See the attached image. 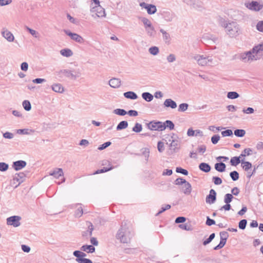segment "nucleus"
I'll use <instances>...</instances> for the list:
<instances>
[{
    "instance_id": "obj_1",
    "label": "nucleus",
    "mask_w": 263,
    "mask_h": 263,
    "mask_svg": "<svg viewBox=\"0 0 263 263\" xmlns=\"http://www.w3.org/2000/svg\"><path fill=\"white\" fill-rule=\"evenodd\" d=\"M90 12L94 17H103L106 15L105 10L101 6L99 0L91 3Z\"/></svg>"
},
{
    "instance_id": "obj_2",
    "label": "nucleus",
    "mask_w": 263,
    "mask_h": 263,
    "mask_svg": "<svg viewBox=\"0 0 263 263\" xmlns=\"http://www.w3.org/2000/svg\"><path fill=\"white\" fill-rule=\"evenodd\" d=\"M223 26L226 28L227 33L230 36H236L241 32L240 27L236 23L230 22L226 25H223Z\"/></svg>"
},
{
    "instance_id": "obj_3",
    "label": "nucleus",
    "mask_w": 263,
    "mask_h": 263,
    "mask_svg": "<svg viewBox=\"0 0 263 263\" xmlns=\"http://www.w3.org/2000/svg\"><path fill=\"white\" fill-rule=\"evenodd\" d=\"M73 256L76 257V261L77 263H93L92 261L87 258V254L79 250L74 251L73 252Z\"/></svg>"
},
{
    "instance_id": "obj_4",
    "label": "nucleus",
    "mask_w": 263,
    "mask_h": 263,
    "mask_svg": "<svg viewBox=\"0 0 263 263\" xmlns=\"http://www.w3.org/2000/svg\"><path fill=\"white\" fill-rule=\"evenodd\" d=\"M245 5L246 8L253 11H258L263 8V3L260 1H248Z\"/></svg>"
},
{
    "instance_id": "obj_5",
    "label": "nucleus",
    "mask_w": 263,
    "mask_h": 263,
    "mask_svg": "<svg viewBox=\"0 0 263 263\" xmlns=\"http://www.w3.org/2000/svg\"><path fill=\"white\" fill-rule=\"evenodd\" d=\"M131 237L130 233L125 230H121L119 231L117 238L121 242L127 243L130 241Z\"/></svg>"
},
{
    "instance_id": "obj_6",
    "label": "nucleus",
    "mask_w": 263,
    "mask_h": 263,
    "mask_svg": "<svg viewBox=\"0 0 263 263\" xmlns=\"http://www.w3.org/2000/svg\"><path fill=\"white\" fill-rule=\"evenodd\" d=\"M194 60L201 66L210 65L212 62V59L210 57H205L199 54L195 55L194 57Z\"/></svg>"
},
{
    "instance_id": "obj_7",
    "label": "nucleus",
    "mask_w": 263,
    "mask_h": 263,
    "mask_svg": "<svg viewBox=\"0 0 263 263\" xmlns=\"http://www.w3.org/2000/svg\"><path fill=\"white\" fill-rule=\"evenodd\" d=\"M50 175L53 176L57 179H59L61 181V182H63L65 181L64 173L62 168H54L50 172Z\"/></svg>"
},
{
    "instance_id": "obj_8",
    "label": "nucleus",
    "mask_w": 263,
    "mask_h": 263,
    "mask_svg": "<svg viewBox=\"0 0 263 263\" xmlns=\"http://www.w3.org/2000/svg\"><path fill=\"white\" fill-rule=\"evenodd\" d=\"M241 166L243 169L247 172V177L251 178L255 172V169L252 172L251 171L252 164L248 161H245V158H243L242 161Z\"/></svg>"
},
{
    "instance_id": "obj_9",
    "label": "nucleus",
    "mask_w": 263,
    "mask_h": 263,
    "mask_svg": "<svg viewBox=\"0 0 263 263\" xmlns=\"http://www.w3.org/2000/svg\"><path fill=\"white\" fill-rule=\"evenodd\" d=\"M64 32L67 35L69 36L71 40L78 43L82 44L84 42L83 37L77 33H72L69 30H64Z\"/></svg>"
},
{
    "instance_id": "obj_10",
    "label": "nucleus",
    "mask_w": 263,
    "mask_h": 263,
    "mask_svg": "<svg viewBox=\"0 0 263 263\" xmlns=\"http://www.w3.org/2000/svg\"><path fill=\"white\" fill-rule=\"evenodd\" d=\"M238 57L239 59L243 62L251 63L253 62L250 50L240 53Z\"/></svg>"
},
{
    "instance_id": "obj_11",
    "label": "nucleus",
    "mask_w": 263,
    "mask_h": 263,
    "mask_svg": "<svg viewBox=\"0 0 263 263\" xmlns=\"http://www.w3.org/2000/svg\"><path fill=\"white\" fill-rule=\"evenodd\" d=\"M147 127L152 130H163L164 126L162 125V122L160 121H152L147 125Z\"/></svg>"
},
{
    "instance_id": "obj_12",
    "label": "nucleus",
    "mask_w": 263,
    "mask_h": 263,
    "mask_svg": "<svg viewBox=\"0 0 263 263\" xmlns=\"http://www.w3.org/2000/svg\"><path fill=\"white\" fill-rule=\"evenodd\" d=\"M140 6L141 7L142 9L146 10L149 14H154L157 11L156 7L152 4L143 2L140 4Z\"/></svg>"
},
{
    "instance_id": "obj_13",
    "label": "nucleus",
    "mask_w": 263,
    "mask_h": 263,
    "mask_svg": "<svg viewBox=\"0 0 263 263\" xmlns=\"http://www.w3.org/2000/svg\"><path fill=\"white\" fill-rule=\"evenodd\" d=\"M21 219V217L18 216H11L7 219V223L8 225L17 227L20 226Z\"/></svg>"
},
{
    "instance_id": "obj_14",
    "label": "nucleus",
    "mask_w": 263,
    "mask_h": 263,
    "mask_svg": "<svg viewBox=\"0 0 263 263\" xmlns=\"http://www.w3.org/2000/svg\"><path fill=\"white\" fill-rule=\"evenodd\" d=\"M23 181V174H16L11 180V185L13 187H16L18 186L21 182Z\"/></svg>"
},
{
    "instance_id": "obj_15",
    "label": "nucleus",
    "mask_w": 263,
    "mask_h": 263,
    "mask_svg": "<svg viewBox=\"0 0 263 263\" xmlns=\"http://www.w3.org/2000/svg\"><path fill=\"white\" fill-rule=\"evenodd\" d=\"M187 135L189 137H202L204 133L199 129H194L192 127H190L187 131Z\"/></svg>"
},
{
    "instance_id": "obj_16",
    "label": "nucleus",
    "mask_w": 263,
    "mask_h": 263,
    "mask_svg": "<svg viewBox=\"0 0 263 263\" xmlns=\"http://www.w3.org/2000/svg\"><path fill=\"white\" fill-rule=\"evenodd\" d=\"M206 151V146L205 145H200L198 146L195 151H193L190 154V157L192 158L197 159L198 155H203Z\"/></svg>"
},
{
    "instance_id": "obj_17",
    "label": "nucleus",
    "mask_w": 263,
    "mask_h": 263,
    "mask_svg": "<svg viewBox=\"0 0 263 263\" xmlns=\"http://www.w3.org/2000/svg\"><path fill=\"white\" fill-rule=\"evenodd\" d=\"M108 85L112 88H119L122 85V81L119 78H112L109 80Z\"/></svg>"
},
{
    "instance_id": "obj_18",
    "label": "nucleus",
    "mask_w": 263,
    "mask_h": 263,
    "mask_svg": "<svg viewBox=\"0 0 263 263\" xmlns=\"http://www.w3.org/2000/svg\"><path fill=\"white\" fill-rule=\"evenodd\" d=\"M3 36L8 42H13L15 37L13 34L8 30L5 29L2 32Z\"/></svg>"
},
{
    "instance_id": "obj_19",
    "label": "nucleus",
    "mask_w": 263,
    "mask_h": 263,
    "mask_svg": "<svg viewBox=\"0 0 263 263\" xmlns=\"http://www.w3.org/2000/svg\"><path fill=\"white\" fill-rule=\"evenodd\" d=\"M15 132L18 135H31L34 133V130L30 128L18 129Z\"/></svg>"
},
{
    "instance_id": "obj_20",
    "label": "nucleus",
    "mask_w": 263,
    "mask_h": 263,
    "mask_svg": "<svg viewBox=\"0 0 263 263\" xmlns=\"http://www.w3.org/2000/svg\"><path fill=\"white\" fill-rule=\"evenodd\" d=\"M163 105L165 107L172 109H175L177 106V103L171 99H166L163 103Z\"/></svg>"
},
{
    "instance_id": "obj_21",
    "label": "nucleus",
    "mask_w": 263,
    "mask_h": 263,
    "mask_svg": "<svg viewBox=\"0 0 263 263\" xmlns=\"http://www.w3.org/2000/svg\"><path fill=\"white\" fill-rule=\"evenodd\" d=\"M256 53L259 55L261 59H263V42L255 46L253 48Z\"/></svg>"
},
{
    "instance_id": "obj_22",
    "label": "nucleus",
    "mask_w": 263,
    "mask_h": 263,
    "mask_svg": "<svg viewBox=\"0 0 263 263\" xmlns=\"http://www.w3.org/2000/svg\"><path fill=\"white\" fill-rule=\"evenodd\" d=\"M256 53L259 55L261 59H263V42L255 46L253 48Z\"/></svg>"
},
{
    "instance_id": "obj_23",
    "label": "nucleus",
    "mask_w": 263,
    "mask_h": 263,
    "mask_svg": "<svg viewBox=\"0 0 263 263\" xmlns=\"http://www.w3.org/2000/svg\"><path fill=\"white\" fill-rule=\"evenodd\" d=\"M256 53L259 55L261 59H263V42L255 46L253 48Z\"/></svg>"
},
{
    "instance_id": "obj_24",
    "label": "nucleus",
    "mask_w": 263,
    "mask_h": 263,
    "mask_svg": "<svg viewBox=\"0 0 263 263\" xmlns=\"http://www.w3.org/2000/svg\"><path fill=\"white\" fill-rule=\"evenodd\" d=\"M60 54L66 58H69L73 55L72 50L69 48H63L60 51Z\"/></svg>"
},
{
    "instance_id": "obj_25",
    "label": "nucleus",
    "mask_w": 263,
    "mask_h": 263,
    "mask_svg": "<svg viewBox=\"0 0 263 263\" xmlns=\"http://www.w3.org/2000/svg\"><path fill=\"white\" fill-rule=\"evenodd\" d=\"M216 200V192L214 190H211L210 191L209 195L206 198V202L209 204H211L214 202Z\"/></svg>"
},
{
    "instance_id": "obj_26",
    "label": "nucleus",
    "mask_w": 263,
    "mask_h": 263,
    "mask_svg": "<svg viewBox=\"0 0 263 263\" xmlns=\"http://www.w3.org/2000/svg\"><path fill=\"white\" fill-rule=\"evenodd\" d=\"M192 190L191 184L187 181L182 186V190L185 195H190L192 192Z\"/></svg>"
},
{
    "instance_id": "obj_27",
    "label": "nucleus",
    "mask_w": 263,
    "mask_h": 263,
    "mask_svg": "<svg viewBox=\"0 0 263 263\" xmlns=\"http://www.w3.org/2000/svg\"><path fill=\"white\" fill-rule=\"evenodd\" d=\"M58 73L60 77H64L71 80V70L68 69H63L60 70Z\"/></svg>"
},
{
    "instance_id": "obj_28",
    "label": "nucleus",
    "mask_w": 263,
    "mask_h": 263,
    "mask_svg": "<svg viewBox=\"0 0 263 263\" xmlns=\"http://www.w3.org/2000/svg\"><path fill=\"white\" fill-rule=\"evenodd\" d=\"M220 235H221V237L222 238V239L221 240V241L220 242L219 244L217 247H216L215 248V249H220V248H222L226 243L227 237L228 236L227 233L226 232H222L220 233Z\"/></svg>"
},
{
    "instance_id": "obj_29",
    "label": "nucleus",
    "mask_w": 263,
    "mask_h": 263,
    "mask_svg": "<svg viewBox=\"0 0 263 263\" xmlns=\"http://www.w3.org/2000/svg\"><path fill=\"white\" fill-rule=\"evenodd\" d=\"M26 162L24 161H17L13 163V167L16 171L20 170L26 166Z\"/></svg>"
},
{
    "instance_id": "obj_30",
    "label": "nucleus",
    "mask_w": 263,
    "mask_h": 263,
    "mask_svg": "<svg viewBox=\"0 0 263 263\" xmlns=\"http://www.w3.org/2000/svg\"><path fill=\"white\" fill-rule=\"evenodd\" d=\"M95 251L94 247L91 245H84L81 247L80 251L87 253H93Z\"/></svg>"
},
{
    "instance_id": "obj_31",
    "label": "nucleus",
    "mask_w": 263,
    "mask_h": 263,
    "mask_svg": "<svg viewBox=\"0 0 263 263\" xmlns=\"http://www.w3.org/2000/svg\"><path fill=\"white\" fill-rule=\"evenodd\" d=\"M53 91L56 92L62 93L64 91V87L61 84L55 83L51 86Z\"/></svg>"
},
{
    "instance_id": "obj_32",
    "label": "nucleus",
    "mask_w": 263,
    "mask_h": 263,
    "mask_svg": "<svg viewBox=\"0 0 263 263\" xmlns=\"http://www.w3.org/2000/svg\"><path fill=\"white\" fill-rule=\"evenodd\" d=\"M71 80H76L82 76V72L80 69L71 70Z\"/></svg>"
},
{
    "instance_id": "obj_33",
    "label": "nucleus",
    "mask_w": 263,
    "mask_h": 263,
    "mask_svg": "<svg viewBox=\"0 0 263 263\" xmlns=\"http://www.w3.org/2000/svg\"><path fill=\"white\" fill-rule=\"evenodd\" d=\"M124 96L127 99L136 100L138 98L137 95L133 91H128L124 93Z\"/></svg>"
},
{
    "instance_id": "obj_34",
    "label": "nucleus",
    "mask_w": 263,
    "mask_h": 263,
    "mask_svg": "<svg viewBox=\"0 0 263 263\" xmlns=\"http://www.w3.org/2000/svg\"><path fill=\"white\" fill-rule=\"evenodd\" d=\"M199 167L200 170L206 173L210 172L211 170L210 166L206 163H200Z\"/></svg>"
},
{
    "instance_id": "obj_35",
    "label": "nucleus",
    "mask_w": 263,
    "mask_h": 263,
    "mask_svg": "<svg viewBox=\"0 0 263 263\" xmlns=\"http://www.w3.org/2000/svg\"><path fill=\"white\" fill-rule=\"evenodd\" d=\"M243 158H241V156H239L238 157H235L231 159V163L232 165L236 166L239 163H242V161Z\"/></svg>"
},
{
    "instance_id": "obj_36",
    "label": "nucleus",
    "mask_w": 263,
    "mask_h": 263,
    "mask_svg": "<svg viewBox=\"0 0 263 263\" xmlns=\"http://www.w3.org/2000/svg\"><path fill=\"white\" fill-rule=\"evenodd\" d=\"M128 122L126 121H122L120 122L117 126V130H121L124 129L128 127Z\"/></svg>"
},
{
    "instance_id": "obj_37",
    "label": "nucleus",
    "mask_w": 263,
    "mask_h": 263,
    "mask_svg": "<svg viewBox=\"0 0 263 263\" xmlns=\"http://www.w3.org/2000/svg\"><path fill=\"white\" fill-rule=\"evenodd\" d=\"M162 125L164 126V130L166 128H168L171 130L173 129L174 128V123L170 120H167L164 122H162Z\"/></svg>"
},
{
    "instance_id": "obj_38",
    "label": "nucleus",
    "mask_w": 263,
    "mask_h": 263,
    "mask_svg": "<svg viewBox=\"0 0 263 263\" xmlns=\"http://www.w3.org/2000/svg\"><path fill=\"white\" fill-rule=\"evenodd\" d=\"M252 154V149L250 148H245L242 152L240 156H241V158H244L246 156H250Z\"/></svg>"
},
{
    "instance_id": "obj_39",
    "label": "nucleus",
    "mask_w": 263,
    "mask_h": 263,
    "mask_svg": "<svg viewBox=\"0 0 263 263\" xmlns=\"http://www.w3.org/2000/svg\"><path fill=\"white\" fill-rule=\"evenodd\" d=\"M22 106L24 109L27 111H30L31 109V105L28 100H24L22 103Z\"/></svg>"
},
{
    "instance_id": "obj_40",
    "label": "nucleus",
    "mask_w": 263,
    "mask_h": 263,
    "mask_svg": "<svg viewBox=\"0 0 263 263\" xmlns=\"http://www.w3.org/2000/svg\"><path fill=\"white\" fill-rule=\"evenodd\" d=\"M143 99L147 102H150L153 99V96L149 92H144L142 95Z\"/></svg>"
},
{
    "instance_id": "obj_41",
    "label": "nucleus",
    "mask_w": 263,
    "mask_h": 263,
    "mask_svg": "<svg viewBox=\"0 0 263 263\" xmlns=\"http://www.w3.org/2000/svg\"><path fill=\"white\" fill-rule=\"evenodd\" d=\"M239 97V95L235 91H230L227 93V98L230 99H235Z\"/></svg>"
},
{
    "instance_id": "obj_42",
    "label": "nucleus",
    "mask_w": 263,
    "mask_h": 263,
    "mask_svg": "<svg viewBox=\"0 0 263 263\" xmlns=\"http://www.w3.org/2000/svg\"><path fill=\"white\" fill-rule=\"evenodd\" d=\"M250 51L251 53V56L253 62L260 60L261 59V58L259 56V55H258V54L256 53V51L254 50L253 48L250 50Z\"/></svg>"
},
{
    "instance_id": "obj_43",
    "label": "nucleus",
    "mask_w": 263,
    "mask_h": 263,
    "mask_svg": "<svg viewBox=\"0 0 263 263\" xmlns=\"http://www.w3.org/2000/svg\"><path fill=\"white\" fill-rule=\"evenodd\" d=\"M157 149L159 153H163L165 150V143L162 141H159L157 144Z\"/></svg>"
},
{
    "instance_id": "obj_44",
    "label": "nucleus",
    "mask_w": 263,
    "mask_h": 263,
    "mask_svg": "<svg viewBox=\"0 0 263 263\" xmlns=\"http://www.w3.org/2000/svg\"><path fill=\"white\" fill-rule=\"evenodd\" d=\"M113 113L119 116H125L127 114V111L123 109L117 108L113 110Z\"/></svg>"
},
{
    "instance_id": "obj_45",
    "label": "nucleus",
    "mask_w": 263,
    "mask_h": 263,
    "mask_svg": "<svg viewBox=\"0 0 263 263\" xmlns=\"http://www.w3.org/2000/svg\"><path fill=\"white\" fill-rule=\"evenodd\" d=\"M141 153L142 155L145 157L146 160H148L149 157L150 151L148 148H143L141 149Z\"/></svg>"
},
{
    "instance_id": "obj_46",
    "label": "nucleus",
    "mask_w": 263,
    "mask_h": 263,
    "mask_svg": "<svg viewBox=\"0 0 263 263\" xmlns=\"http://www.w3.org/2000/svg\"><path fill=\"white\" fill-rule=\"evenodd\" d=\"M215 169L219 172H223L226 168V165L223 163H216L215 166Z\"/></svg>"
},
{
    "instance_id": "obj_47",
    "label": "nucleus",
    "mask_w": 263,
    "mask_h": 263,
    "mask_svg": "<svg viewBox=\"0 0 263 263\" xmlns=\"http://www.w3.org/2000/svg\"><path fill=\"white\" fill-rule=\"evenodd\" d=\"M246 131L244 129H236L234 131V135L238 137H242L246 135Z\"/></svg>"
},
{
    "instance_id": "obj_48",
    "label": "nucleus",
    "mask_w": 263,
    "mask_h": 263,
    "mask_svg": "<svg viewBox=\"0 0 263 263\" xmlns=\"http://www.w3.org/2000/svg\"><path fill=\"white\" fill-rule=\"evenodd\" d=\"M142 130V126L140 123H137L133 128V130L136 133H139Z\"/></svg>"
},
{
    "instance_id": "obj_49",
    "label": "nucleus",
    "mask_w": 263,
    "mask_h": 263,
    "mask_svg": "<svg viewBox=\"0 0 263 263\" xmlns=\"http://www.w3.org/2000/svg\"><path fill=\"white\" fill-rule=\"evenodd\" d=\"M149 53L154 55H157L159 51V48L157 47H152L149 49Z\"/></svg>"
},
{
    "instance_id": "obj_50",
    "label": "nucleus",
    "mask_w": 263,
    "mask_h": 263,
    "mask_svg": "<svg viewBox=\"0 0 263 263\" xmlns=\"http://www.w3.org/2000/svg\"><path fill=\"white\" fill-rule=\"evenodd\" d=\"M142 22L143 23L145 28L148 27H151V22L148 18L144 17L142 19Z\"/></svg>"
},
{
    "instance_id": "obj_51",
    "label": "nucleus",
    "mask_w": 263,
    "mask_h": 263,
    "mask_svg": "<svg viewBox=\"0 0 263 263\" xmlns=\"http://www.w3.org/2000/svg\"><path fill=\"white\" fill-rule=\"evenodd\" d=\"M27 30L28 32L34 37L37 38L39 36V33L37 31L30 28L27 27Z\"/></svg>"
},
{
    "instance_id": "obj_52",
    "label": "nucleus",
    "mask_w": 263,
    "mask_h": 263,
    "mask_svg": "<svg viewBox=\"0 0 263 263\" xmlns=\"http://www.w3.org/2000/svg\"><path fill=\"white\" fill-rule=\"evenodd\" d=\"M254 111L255 110L252 107H247L246 108H243L242 110V112L247 115L252 114Z\"/></svg>"
},
{
    "instance_id": "obj_53",
    "label": "nucleus",
    "mask_w": 263,
    "mask_h": 263,
    "mask_svg": "<svg viewBox=\"0 0 263 263\" xmlns=\"http://www.w3.org/2000/svg\"><path fill=\"white\" fill-rule=\"evenodd\" d=\"M220 137L218 135H214L211 138V141L213 144H216L220 140Z\"/></svg>"
},
{
    "instance_id": "obj_54",
    "label": "nucleus",
    "mask_w": 263,
    "mask_h": 263,
    "mask_svg": "<svg viewBox=\"0 0 263 263\" xmlns=\"http://www.w3.org/2000/svg\"><path fill=\"white\" fill-rule=\"evenodd\" d=\"M12 0H0V7H4L10 5Z\"/></svg>"
},
{
    "instance_id": "obj_55",
    "label": "nucleus",
    "mask_w": 263,
    "mask_h": 263,
    "mask_svg": "<svg viewBox=\"0 0 263 263\" xmlns=\"http://www.w3.org/2000/svg\"><path fill=\"white\" fill-rule=\"evenodd\" d=\"M208 129L209 130H210L212 132L216 133L217 131L221 130L222 129V128L221 127H217L214 125H212V126H210L208 127Z\"/></svg>"
},
{
    "instance_id": "obj_56",
    "label": "nucleus",
    "mask_w": 263,
    "mask_h": 263,
    "mask_svg": "<svg viewBox=\"0 0 263 263\" xmlns=\"http://www.w3.org/2000/svg\"><path fill=\"white\" fill-rule=\"evenodd\" d=\"M233 196L232 194H227L224 197V202L226 203H230L232 200Z\"/></svg>"
},
{
    "instance_id": "obj_57",
    "label": "nucleus",
    "mask_w": 263,
    "mask_h": 263,
    "mask_svg": "<svg viewBox=\"0 0 263 263\" xmlns=\"http://www.w3.org/2000/svg\"><path fill=\"white\" fill-rule=\"evenodd\" d=\"M230 176L232 179L234 181L238 180L239 178V174L236 171L231 172L230 173Z\"/></svg>"
},
{
    "instance_id": "obj_58",
    "label": "nucleus",
    "mask_w": 263,
    "mask_h": 263,
    "mask_svg": "<svg viewBox=\"0 0 263 263\" xmlns=\"http://www.w3.org/2000/svg\"><path fill=\"white\" fill-rule=\"evenodd\" d=\"M221 135L223 137L231 136L233 135V132L231 129H227L225 131L222 132Z\"/></svg>"
},
{
    "instance_id": "obj_59",
    "label": "nucleus",
    "mask_w": 263,
    "mask_h": 263,
    "mask_svg": "<svg viewBox=\"0 0 263 263\" xmlns=\"http://www.w3.org/2000/svg\"><path fill=\"white\" fill-rule=\"evenodd\" d=\"M188 105L186 103L181 104L179 106L178 110L180 111H184L187 110Z\"/></svg>"
},
{
    "instance_id": "obj_60",
    "label": "nucleus",
    "mask_w": 263,
    "mask_h": 263,
    "mask_svg": "<svg viewBox=\"0 0 263 263\" xmlns=\"http://www.w3.org/2000/svg\"><path fill=\"white\" fill-rule=\"evenodd\" d=\"M8 167H9L8 164H7L4 162L0 163V171H6L8 170Z\"/></svg>"
},
{
    "instance_id": "obj_61",
    "label": "nucleus",
    "mask_w": 263,
    "mask_h": 263,
    "mask_svg": "<svg viewBox=\"0 0 263 263\" xmlns=\"http://www.w3.org/2000/svg\"><path fill=\"white\" fill-rule=\"evenodd\" d=\"M46 81L45 79L36 78L32 80V83L34 84H42Z\"/></svg>"
},
{
    "instance_id": "obj_62",
    "label": "nucleus",
    "mask_w": 263,
    "mask_h": 263,
    "mask_svg": "<svg viewBox=\"0 0 263 263\" xmlns=\"http://www.w3.org/2000/svg\"><path fill=\"white\" fill-rule=\"evenodd\" d=\"M256 29L259 31L263 32V21H259L257 23Z\"/></svg>"
},
{
    "instance_id": "obj_63",
    "label": "nucleus",
    "mask_w": 263,
    "mask_h": 263,
    "mask_svg": "<svg viewBox=\"0 0 263 263\" xmlns=\"http://www.w3.org/2000/svg\"><path fill=\"white\" fill-rule=\"evenodd\" d=\"M247 223V221L246 220H245V219L241 220L239 222V228L240 229H245L246 227Z\"/></svg>"
},
{
    "instance_id": "obj_64",
    "label": "nucleus",
    "mask_w": 263,
    "mask_h": 263,
    "mask_svg": "<svg viewBox=\"0 0 263 263\" xmlns=\"http://www.w3.org/2000/svg\"><path fill=\"white\" fill-rule=\"evenodd\" d=\"M176 60V56L173 54H170L167 57V61L169 63H172Z\"/></svg>"
}]
</instances>
